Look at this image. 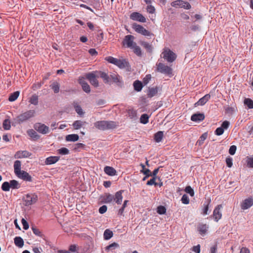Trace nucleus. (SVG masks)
<instances>
[{
  "label": "nucleus",
  "mask_w": 253,
  "mask_h": 253,
  "mask_svg": "<svg viewBox=\"0 0 253 253\" xmlns=\"http://www.w3.org/2000/svg\"><path fill=\"white\" fill-rule=\"evenodd\" d=\"M35 111L34 110H28L18 115L15 119L16 123L21 124L34 117Z\"/></svg>",
  "instance_id": "obj_1"
},
{
  "label": "nucleus",
  "mask_w": 253,
  "mask_h": 253,
  "mask_svg": "<svg viewBox=\"0 0 253 253\" xmlns=\"http://www.w3.org/2000/svg\"><path fill=\"white\" fill-rule=\"evenodd\" d=\"M163 57L168 62H173L176 58V55L169 49H165L162 53Z\"/></svg>",
  "instance_id": "obj_2"
},
{
  "label": "nucleus",
  "mask_w": 253,
  "mask_h": 253,
  "mask_svg": "<svg viewBox=\"0 0 253 253\" xmlns=\"http://www.w3.org/2000/svg\"><path fill=\"white\" fill-rule=\"evenodd\" d=\"M132 28L135 32L143 36H150L152 35L150 32L145 29L142 26L137 23H133L132 25Z\"/></svg>",
  "instance_id": "obj_3"
},
{
  "label": "nucleus",
  "mask_w": 253,
  "mask_h": 253,
  "mask_svg": "<svg viewBox=\"0 0 253 253\" xmlns=\"http://www.w3.org/2000/svg\"><path fill=\"white\" fill-rule=\"evenodd\" d=\"M38 200V196L35 193L27 194L24 198L25 204L26 206L35 204Z\"/></svg>",
  "instance_id": "obj_4"
},
{
  "label": "nucleus",
  "mask_w": 253,
  "mask_h": 253,
  "mask_svg": "<svg viewBox=\"0 0 253 253\" xmlns=\"http://www.w3.org/2000/svg\"><path fill=\"white\" fill-rule=\"evenodd\" d=\"M157 65L158 72L168 75L172 74V69L168 66L162 63H159Z\"/></svg>",
  "instance_id": "obj_5"
},
{
  "label": "nucleus",
  "mask_w": 253,
  "mask_h": 253,
  "mask_svg": "<svg viewBox=\"0 0 253 253\" xmlns=\"http://www.w3.org/2000/svg\"><path fill=\"white\" fill-rule=\"evenodd\" d=\"M34 127L39 133L43 134L48 133L49 130L48 126L40 123H36L34 126Z\"/></svg>",
  "instance_id": "obj_6"
},
{
  "label": "nucleus",
  "mask_w": 253,
  "mask_h": 253,
  "mask_svg": "<svg viewBox=\"0 0 253 253\" xmlns=\"http://www.w3.org/2000/svg\"><path fill=\"white\" fill-rule=\"evenodd\" d=\"M222 208V205H218L214 208L213 211V213L211 217H212L213 220L216 222H218L222 217V212L221 211Z\"/></svg>",
  "instance_id": "obj_7"
},
{
  "label": "nucleus",
  "mask_w": 253,
  "mask_h": 253,
  "mask_svg": "<svg viewBox=\"0 0 253 253\" xmlns=\"http://www.w3.org/2000/svg\"><path fill=\"white\" fill-rule=\"evenodd\" d=\"M130 19L142 23L146 22V18L142 14L137 12H133L131 13L130 15Z\"/></svg>",
  "instance_id": "obj_8"
},
{
  "label": "nucleus",
  "mask_w": 253,
  "mask_h": 253,
  "mask_svg": "<svg viewBox=\"0 0 253 253\" xmlns=\"http://www.w3.org/2000/svg\"><path fill=\"white\" fill-rule=\"evenodd\" d=\"M134 39V37L133 36L128 35L125 37L123 42V44L124 45H126L127 47L131 48L134 45V44H136V43L133 42Z\"/></svg>",
  "instance_id": "obj_9"
},
{
  "label": "nucleus",
  "mask_w": 253,
  "mask_h": 253,
  "mask_svg": "<svg viewBox=\"0 0 253 253\" xmlns=\"http://www.w3.org/2000/svg\"><path fill=\"white\" fill-rule=\"evenodd\" d=\"M85 78L89 81L90 83L95 87H97L99 85L98 82L96 78L95 74L94 72L89 73L86 74Z\"/></svg>",
  "instance_id": "obj_10"
},
{
  "label": "nucleus",
  "mask_w": 253,
  "mask_h": 253,
  "mask_svg": "<svg viewBox=\"0 0 253 253\" xmlns=\"http://www.w3.org/2000/svg\"><path fill=\"white\" fill-rule=\"evenodd\" d=\"M79 83L82 86L83 90L86 93H88L90 92V88L88 84L84 80L83 77H80L78 80Z\"/></svg>",
  "instance_id": "obj_11"
},
{
  "label": "nucleus",
  "mask_w": 253,
  "mask_h": 253,
  "mask_svg": "<svg viewBox=\"0 0 253 253\" xmlns=\"http://www.w3.org/2000/svg\"><path fill=\"white\" fill-rule=\"evenodd\" d=\"M253 205V199L252 198H249L244 200L241 205V207L242 210H247Z\"/></svg>",
  "instance_id": "obj_12"
},
{
  "label": "nucleus",
  "mask_w": 253,
  "mask_h": 253,
  "mask_svg": "<svg viewBox=\"0 0 253 253\" xmlns=\"http://www.w3.org/2000/svg\"><path fill=\"white\" fill-rule=\"evenodd\" d=\"M115 65L121 69L128 68L130 67L128 62L126 59H117Z\"/></svg>",
  "instance_id": "obj_13"
},
{
  "label": "nucleus",
  "mask_w": 253,
  "mask_h": 253,
  "mask_svg": "<svg viewBox=\"0 0 253 253\" xmlns=\"http://www.w3.org/2000/svg\"><path fill=\"white\" fill-rule=\"evenodd\" d=\"M105 130L113 129L119 126V123L112 121H105Z\"/></svg>",
  "instance_id": "obj_14"
},
{
  "label": "nucleus",
  "mask_w": 253,
  "mask_h": 253,
  "mask_svg": "<svg viewBox=\"0 0 253 253\" xmlns=\"http://www.w3.org/2000/svg\"><path fill=\"white\" fill-rule=\"evenodd\" d=\"M31 155V153L28 151H18L14 155L16 159H22L29 157Z\"/></svg>",
  "instance_id": "obj_15"
},
{
  "label": "nucleus",
  "mask_w": 253,
  "mask_h": 253,
  "mask_svg": "<svg viewBox=\"0 0 253 253\" xmlns=\"http://www.w3.org/2000/svg\"><path fill=\"white\" fill-rule=\"evenodd\" d=\"M19 178L23 179V180L31 182L32 181L31 176L26 171L21 170L19 174H16Z\"/></svg>",
  "instance_id": "obj_16"
},
{
  "label": "nucleus",
  "mask_w": 253,
  "mask_h": 253,
  "mask_svg": "<svg viewBox=\"0 0 253 253\" xmlns=\"http://www.w3.org/2000/svg\"><path fill=\"white\" fill-rule=\"evenodd\" d=\"M211 95L210 94H207L203 97L201 98L195 104V106H203L205 105L210 99Z\"/></svg>",
  "instance_id": "obj_17"
},
{
  "label": "nucleus",
  "mask_w": 253,
  "mask_h": 253,
  "mask_svg": "<svg viewBox=\"0 0 253 253\" xmlns=\"http://www.w3.org/2000/svg\"><path fill=\"white\" fill-rule=\"evenodd\" d=\"M102 202L104 203H110L113 201L114 199V195L109 194L105 193L104 195L101 197Z\"/></svg>",
  "instance_id": "obj_18"
},
{
  "label": "nucleus",
  "mask_w": 253,
  "mask_h": 253,
  "mask_svg": "<svg viewBox=\"0 0 253 253\" xmlns=\"http://www.w3.org/2000/svg\"><path fill=\"white\" fill-rule=\"evenodd\" d=\"M208 228L209 226L206 224L200 223L197 227L198 231L202 236H204L207 233Z\"/></svg>",
  "instance_id": "obj_19"
},
{
  "label": "nucleus",
  "mask_w": 253,
  "mask_h": 253,
  "mask_svg": "<svg viewBox=\"0 0 253 253\" xmlns=\"http://www.w3.org/2000/svg\"><path fill=\"white\" fill-rule=\"evenodd\" d=\"M205 119V115L203 113H195L191 117V121L193 122H201Z\"/></svg>",
  "instance_id": "obj_20"
},
{
  "label": "nucleus",
  "mask_w": 253,
  "mask_h": 253,
  "mask_svg": "<svg viewBox=\"0 0 253 253\" xmlns=\"http://www.w3.org/2000/svg\"><path fill=\"white\" fill-rule=\"evenodd\" d=\"M123 192V190H120L117 192L114 196V199L113 201H115L116 203L118 205H120L122 204L123 200L122 193Z\"/></svg>",
  "instance_id": "obj_21"
},
{
  "label": "nucleus",
  "mask_w": 253,
  "mask_h": 253,
  "mask_svg": "<svg viewBox=\"0 0 253 253\" xmlns=\"http://www.w3.org/2000/svg\"><path fill=\"white\" fill-rule=\"evenodd\" d=\"M59 159V156H50L45 159V164L47 165H52L56 163Z\"/></svg>",
  "instance_id": "obj_22"
},
{
  "label": "nucleus",
  "mask_w": 253,
  "mask_h": 253,
  "mask_svg": "<svg viewBox=\"0 0 253 253\" xmlns=\"http://www.w3.org/2000/svg\"><path fill=\"white\" fill-rule=\"evenodd\" d=\"M159 88L157 86L149 87L147 96L149 98H152V97L155 96L158 92Z\"/></svg>",
  "instance_id": "obj_23"
},
{
  "label": "nucleus",
  "mask_w": 253,
  "mask_h": 253,
  "mask_svg": "<svg viewBox=\"0 0 253 253\" xmlns=\"http://www.w3.org/2000/svg\"><path fill=\"white\" fill-rule=\"evenodd\" d=\"M106 174L110 176H114L116 175L117 171L114 168L109 166H106L104 169Z\"/></svg>",
  "instance_id": "obj_24"
},
{
  "label": "nucleus",
  "mask_w": 253,
  "mask_h": 253,
  "mask_svg": "<svg viewBox=\"0 0 253 253\" xmlns=\"http://www.w3.org/2000/svg\"><path fill=\"white\" fill-rule=\"evenodd\" d=\"M94 127L100 130H105V121H99L94 123Z\"/></svg>",
  "instance_id": "obj_25"
},
{
  "label": "nucleus",
  "mask_w": 253,
  "mask_h": 253,
  "mask_svg": "<svg viewBox=\"0 0 253 253\" xmlns=\"http://www.w3.org/2000/svg\"><path fill=\"white\" fill-rule=\"evenodd\" d=\"M27 134L34 140H38L40 137V136L37 133V132L33 129L28 130Z\"/></svg>",
  "instance_id": "obj_26"
},
{
  "label": "nucleus",
  "mask_w": 253,
  "mask_h": 253,
  "mask_svg": "<svg viewBox=\"0 0 253 253\" xmlns=\"http://www.w3.org/2000/svg\"><path fill=\"white\" fill-rule=\"evenodd\" d=\"M21 163L19 160H16L14 163V169L15 174H18L21 171Z\"/></svg>",
  "instance_id": "obj_27"
},
{
  "label": "nucleus",
  "mask_w": 253,
  "mask_h": 253,
  "mask_svg": "<svg viewBox=\"0 0 253 253\" xmlns=\"http://www.w3.org/2000/svg\"><path fill=\"white\" fill-rule=\"evenodd\" d=\"M86 123L85 122H83L81 120H77L75 121L72 126L75 129H79L81 128L83 126H84Z\"/></svg>",
  "instance_id": "obj_28"
},
{
  "label": "nucleus",
  "mask_w": 253,
  "mask_h": 253,
  "mask_svg": "<svg viewBox=\"0 0 253 253\" xmlns=\"http://www.w3.org/2000/svg\"><path fill=\"white\" fill-rule=\"evenodd\" d=\"M79 138V135L77 134H72L67 135L66 136V140L70 142H75L77 141Z\"/></svg>",
  "instance_id": "obj_29"
},
{
  "label": "nucleus",
  "mask_w": 253,
  "mask_h": 253,
  "mask_svg": "<svg viewBox=\"0 0 253 253\" xmlns=\"http://www.w3.org/2000/svg\"><path fill=\"white\" fill-rule=\"evenodd\" d=\"M14 242L15 245L19 248H22L24 245V241L21 237H15L14 239Z\"/></svg>",
  "instance_id": "obj_30"
},
{
  "label": "nucleus",
  "mask_w": 253,
  "mask_h": 253,
  "mask_svg": "<svg viewBox=\"0 0 253 253\" xmlns=\"http://www.w3.org/2000/svg\"><path fill=\"white\" fill-rule=\"evenodd\" d=\"M133 85L134 90L138 92L140 91L143 87L142 83L138 80L134 81Z\"/></svg>",
  "instance_id": "obj_31"
},
{
  "label": "nucleus",
  "mask_w": 253,
  "mask_h": 253,
  "mask_svg": "<svg viewBox=\"0 0 253 253\" xmlns=\"http://www.w3.org/2000/svg\"><path fill=\"white\" fill-rule=\"evenodd\" d=\"M50 88L53 90L55 93H58L60 90V84L57 82H53L50 85Z\"/></svg>",
  "instance_id": "obj_32"
},
{
  "label": "nucleus",
  "mask_w": 253,
  "mask_h": 253,
  "mask_svg": "<svg viewBox=\"0 0 253 253\" xmlns=\"http://www.w3.org/2000/svg\"><path fill=\"white\" fill-rule=\"evenodd\" d=\"M163 135L164 133L162 131H159L156 133L154 135V139L155 141L157 142H161L162 140Z\"/></svg>",
  "instance_id": "obj_33"
},
{
  "label": "nucleus",
  "mask_w": 253,
  "mask_h": 253,
  "mask_svg": "<svg viewBox=\"0 0 253 253\" xmlns=\"http://www.w3.org/2000/svg\"><path fill=\"white\" fill-rule=\"evenodd\" d=\"M131 49H133L134 53L137 56L140 57L142 56L141 49L139 46L137 45L136 43L134 44Z\"/></svg>",
  "instance_id": "obj_34"
},
{
  "label": "nucleus",
  "mask_w": 253,
  "mask_h": 253,
  "mask_svg": "<svg viewBox=\"0 0 253 253\" xmlns=\"http://www.w3.org/2000/svg\"><path fill=\"white\" fill-rule=\"evenodd\" d=\"M73 105L75 108L76 112L80 116L83 115L84 112H83L81 107L79 105L77 102H74Z\"/></svg>",
  "instance_id": "obj_35"
},
{
  "label": "nucleus",
  "mask_w": 253,
  "mask_h": 253,
  "mask_svg": "<svg viewBox=\"0 0 253 253\" xmlns=\"http://www.w3.org/2000/svg\"><path fill=\"white\" fill-rule=\"evenodd\" d=\"M113 232L109 229H106L103 234L104 238L106 240L111 239L113 237Z\"/></svg>",
  "instance_id": "obj_36"
},
{
  "label": "nucleus",
  "mask_w": 253,
  "mask_h": 253,
  "mask_svg": "<svg viewBox=\"0 0 253 253\" xmlns=\"http://www.w3.org/2000/svg\"><path fill=\"white\" fill-rule=\"evenodd\" d=\"M9 183L12 189H17L20 187V184L16 180H11Z\"/></svg>",
  "instance_id": "obj_37"
},
{
  "label": "nucleus",
  "mask_w": 253,
  "mask_h": 253,
  "mask_svg": "<svg viewBox=\"0 0 253 253\" xmlns=\"http://www.w3.org/2000/svg\"><path fill=\"white\" fill-rule=\"evenodd\" d=\"M19 94L20 92L18 91L14 92L9 95L8 100L11 102L16 100L18 97Z\"/></svg>",
  "instance_id": "obj_38"
},
{
  "label": "nucleus",
  "mask_w": 253,
  "mask_h": 253,
  "mask_svg": "<svg viewBox=\"0 0 253 253\" xmlns=\"http://www.w3.org/2000/svg\"><path fill=\"white\" fill-rule=\"evenodd\" d=\"M140 44L143 46L148 52H151L152 51V45L147 42H141Z\"/></svg>",
  "instance_id": "obj_39"
},
{
  "label": "nucleus",
  "mask_w": 253,
  "mask_h": 253,
  "mask_svg": "<svg viewBox=\"0 0 253 253\" xmlns=\"http://www.w3.org/2000/svg\"><path fill=\"white\" fill-rule=\"evenodd\" d=\"M184 0H177L171 2L170 5L171 6L175 8L181 7L182 4H183Z\"/></svg>",
  "instance_id": "obj_40"
},
{
  "label": "nucleus",
  "mask_w": 253,
  "mask_h": 253,
  "mask_svg": "<svg viewBox=\"0 0 253 253\" xmlns=\"http://www.w3.org/2000/svg\"><path fill=\"white\" fill-rule=\"evenodd\" d=\"M99 75L105 83H108L110 82V77L106 73L99 72Z\"/></svg>",
  "instance_id": "obj_41"
},
{
  "label": "nucleus",
  "mask_w": 253,
  "mask_h": 253,
  "mask_svg": "<svg viewBox=\"0 0 253 253\" xmlns=\"http://www.w3.org/2000/svg\"><path fill=\"white\" fill-rule=\"evenodd\" d=\"M29 102L34 105H37L38 104V96L36 94H33L30 97Z\"/></svg>",
  "instance_id": "obj_42"
},
{
  "label": "nucleus",
  "mask_w": 253,
  "mask_h": 253,
  "mask_svg": "<svg viewBox=\"0 0 253 253\" xmlns=\"http://www.w3.org/2000/svg\"><path fill=\"white\" fill-rule=\"evenodd\" d=\"M2 126L4 130H9L11 128L10 120L9 119H5L3 122Z\"/></svg>",
  "instance_id": "obj_43"
},
{
  "label": "nucleus",
  "mask_w": 253,
  "mask_h": 253,
  "mask_svg": "<svg viewBox=\"0 0 253 253\" xmlns=\"http://www.w3.org/2000/svg\"><path fill=\"white\" fill-rule=\"evenodd\" d=\"M208 137V133L205 132L202 134V135L200 137L199 139L197 141V143L199 145H201L204 143V141L207 139Z\"/></svg>",
  "instance_id": "obj_44"
},
{
  "label": "nucleus",
  "mask_w": 253,
  "mask_h": 253,
  "mask_svg": "<svg viewBox=\"0 0 253 253\" xmlns=\"http://www.w3.org/2000/svg\"><path fill=\"white\" fill-rule=\"evenodd\" d=\"M140 123L143 124H147L149 121V116L146 114H142L140 119Z\"/></svg>",
  "instance_id": "obj_45"
},
{
  "label": "nucleus",
  "mask_w": 253,
  "mask_h": 253,
  "mask_svg": "<svg viewBox=\"0 0 253 253\" xmlns=\"http://www.w3.org/2000/svg\"><path fill=\"white\" fill-rule=\"evenodd\" d=\"M244 104L249 109H253V101L250 98H246L244 100Z\"/></svg>",
  "instance_id": "obj_46"
},
{
  "label": "nucleus",
  "mask_w": 253,
  "mask_h": 253,
  "mask_svg": "<svg viewBox=\"0 0 253 253\" xmlns=\"http://www.w3.org/2000/svg\"><path fill=\"white\" fill-rule=\"evenodd\" d=\"M109 77H110V81L111 80H112L114 82L116 83L120 82V79H119L120 76L116 74H112L110 75V76Z\"/></svg>",
  "instance_id": "obj_47"
},
{
  "label": "nucleus",
  "mask_w": 253,
  "mask_h": 253,
  "mask_svg": "<svg viewBox=\"0 0 253 253\" xmlns=\"http://www.w3.org/2000/svg\"><path fill=\"white\" fill-rule=\"evenodd\" d=\"M10 188V185L8 182H3L1 185V189L3 191H9Z\"/></svg>",
  "instance_id": "obj_48"
},
{
  "label": "nucleus",
  "mask_w": 253,
  "mask_h": 253,
  "mask_svg": "<svg viewBox=\"0 0 253 253\" xmlns=\"http://www.w3.org/2000/svg\"><path fill=\"white\" fill-rule=\"evenodd\" d=\"M128 202V200H125L124 202V203L123 204V206L122 207H121V208H120L119 209V210L118 211V214L119 215H123V213L124 212V210H125V209L126 208V205H127V203Z\"/></svg>",
  "instance_id": "obj_49"
},
{
  "label": "nucleus",
  "mask_w": 253,
  "mask_h": 253,
  "mask_svg": "<svg viewBox=\"0 0 253 253\" xmlns=\"http://www.w3.org/2000/svg\"><path fill=\"white\" fill-rule=\"evenodd\" d=\"M57 152L59 154L64 155L68 154L69 153V150L66 148L62 147L57 150Z\"/></svg>",
  "instance_id": "obj_50"
},
{
  "label": "nucleus",
  "mask_w": 253,
  "mask_h": 253,
  "mask_svg": "<svg viewBox=\"0 0 253 253\" xmlns=\"http://www.w3.org/2000/svg\"><path fill=\"white\" fill-rule=\"evenodd\" d=\"M32 230L34 234H35L36 235L41 237L43 236V234H42V233L40 231V230L39 229H38L36 227L32 226Z\"/></svg>",
  "instance_id": "obj_51"
},
{
  "label": "nucleus",
  "mask_w": 253,
  "mask_h": 253,
  "mask_svg": "<svg viewBox=\"0 0 253 253\" xmlns=\"http://www.w3.org/2000/svg\"><path fill=\"white\" fill-rule=\"evenodd\" d=\"M185 191L187 193H188L191 197H193L194 196V191L190 186H187L185 187Z\"/></svg>",
  "instance_id": "obj_52"
},
{
  "label": "nucleus",
  "mask_w": 253,
  "mask_h": 253,
  "mask_svg": "<svg viewBox=\"0 0 253 253\" xmlns=\"http://www.w3.org/2000/svg\"><path fill=\"white\" fill-rule=\"evenodd\" d=\"M146 10L147 12L150 14L155 13L156 11L155 7L151 4H149L147 6Z\"/></svg>",
  "instance_id": "obj_53"
},
{
  "label": "nucleus",
  "mask_w": 253,
  "mask_h": 253,
  "mask_svg": "<svg viewBox=\"0 0 253 253\" xmlns=\"http://www.w3.org/2000/svg\"><path fill=\"white\" fill-rule=\"evenodd\" d=\"M246 162L248 167L253 168V157H247Z\"/></svg>",
  "instance_id": "obj_54"
},
{
  "label": "nucleus",
  "mask_w": 253,
  "mask_h": 253,
  "mask_svg": "<svg viewBox=\"0 0 253 253\" xmlns=\"http://www.w3.org/2000/svg\"><path fill=\"white\" fill-rule=\"evenodd\" d=\"M157 211L160 214H163L166 212V209L163 206H160L158 207Z\"/></svg>",
  "instance_id": "obj_55"
},
{
  "label": "nucleus",
  "mask_w": 253,
  "mask_h": 253,
  "mask_svg": "<svg viewBox=\"0 0 253 253\" xmlns=\"http://www.w3.org/2000/svg\"><path fill=\"white\" fill-rule=\"evenodd\" d=\"M119 247V245L117 244V243H113L110 245H109V246H107L106 248H105V250L106 251H108V250H114L116 248H117Z\"/></svg>",
  "instance_id": "obj_56"
},
{
  "label": "nucleus",
  "mask_w": 253,
  "mask_h": 253,
  "mask_svg": "<svg viewBox=\"0 0 253 253\" xmlns=\"http://www.w3.org/2000/svg\"><path fill=\"white\" fill-rule=\"evenodd\" d=\"M157 177H153L150 180H148L147 182V185H154L155 186H158V183L156 182V179Z\"/></svg>",
  "instance_id": "obj_57"
},
{
  "label": "nucleus",
  "mask_w": 253,
  "mask_h": 253,
  "mask_svg": "<svg viewBox=\"0 0 253 253\" xmlns=\"http://www.w3.org/2000/svg\"><path fill=\"white\" fill-rule=\"evenodd\" d=\"M181 201L182 202V203L184 204H188L189 203V197L188 196L186 195V194H184L182 198H181Z\"/></svg>",
  "instance_id": "obj_58"
},
{
  "label": "nucleus",
  "mask_w": 253,
  "mask_h": 253,
  "mask_svg": "<svg viewBox=\"0 0 253 253\" xmlns=\"http://www.w3.org/2000/svg\"><path fill=\"white\" fill-rule=\"evenodd\" d=\"M210 201L208 202L207 204H204V208L203 209V214L204 215H207L208 214V211L209 209V204H210Z\"/></svg>",
  "instance_id": "obj_59"
},
{
  "label": "nucleus",
  "mask_w": 253,
  "mask_h": 253,
  "mask_svg": "<svg viewBox=\"0 0 253 253\" xmlns=\"http://www.w3.org/2000/svg\"><path fill=\"white\" fill-rule=\"evenodd\" d=\"M117 59V58H114L112 56H108V57H106V58H105V60L106 61H107L108 62L113 64L114 65L116 63Z\"/></svg>",
  "instance_id": "obj_60"
},
{
  "label": "nucleus",
  "mask_w": 253,
  "mask_h": 253,
  "mask_svg": "<svg viewBox=\"0 0 253 253\" xmlns=\"http://www.w3.org/2000/svg\"><path fill=\"white\" fill-rule=\"evenodd\" d=\"M223 132L224 129L221 126L217 127L214 131L215 134L218 136L222 135L223 133Z\"/></svg>",
  "instance_id": "obj_61"
},
{
  "label": "nucleus",
  "mask_w": 253,
  "mask_h": 253,
  "mask_svg": "<svg viewBox=\"0 0 253 253\" xmlns=\"http://www.w3.org/2000/svg\"><path fill=\"white\" fill-rule=\"evenodd\" d=\"M236 149L237 147L235 145L231 146L229 149V153L231 155H234L235 154Z\"/></svg>",
  "instance_id": "obj_62"
},
{
  "label": "nucleus",
  "mask_w": 253,
  "mask_h": 253,
  "mask_svg": "<svg viewBox=\"0 0 253 253\" xmlns=\"http://www.w3.org/2000/svg\"><path fill=\"white\" fill-rule=\"evenodd\" d=\"M232 161L233 159L231 157H229L226 159V163L228 167L231 168L232 166Z\"/></svg>",
  "instance_id": "obj_63"
},
{
  "label": "nucleus",
  "mask_w": 253,
  "mask_h": 253,
  "mask_svg": "<svg viewBox=\"0 0 253 253\" xmlns=\"http://www.w3.org/2000/svg\"><path fill=\"white\" fill-rule=\"evenodd\" d=\"M140 172L145 175H147V176H151L152 175L151 171L148 169L145 168V169H143L140 170Z\"/></svg>",
  "instance_id": "obj_64"
}]
</instances>
